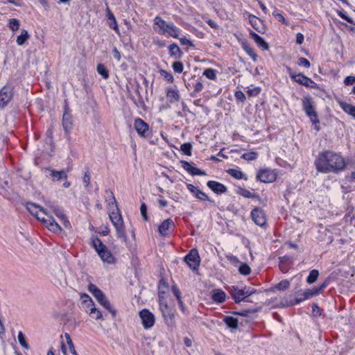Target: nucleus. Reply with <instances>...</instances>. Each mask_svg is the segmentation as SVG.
Returning a JSON list of instances; mask_svg holds the SVG:
<instances>
[{
	"instance_id": "obj_14",
	"label": "nucleus",
	"mask_w": 355,
	"mask_h": 355,
	"mask_svg": "<svg viewBox=\"0 0 355 355\" xmlns=\"http://www.w3.org/2000/svg\"><path fill=\"white\" fill-rule=\"evenodd\" d=\"M64 112L62 116V126L67 133H69L73 128V118L70 109L67 103L64 105Z\"/></svg>"
},
{
	"instance_id": "obj_53",
	"label": "nucleus",
	"mask_w": 355,
	"mask_h": 355,
	"mask_svg": "<svg viewBox=\"0 0 355 355\" xmlns=\"http://www.w3.org/2000/svg\"><path fill=\"white\" fill-rule=\"evenodd\" d=\"M140 211L142 216V218L145 221L148 220V216L147 214V206L145 203H142L140 207Z\"/></svg>"
},
{
	"instance_id": "obj_32",
	"label": "nucleus",
	"mask_w": 355,
	"mask_h": 355,
	"mask_svg": "<svg viewBox=\"0 0 355 355\" xmlns=\"http://www.w3.org/2000/svg\"><path fill=\"white\" fill-rule=\"evenodd\" d=\"M154 24L160 28L159 33L160 35H165V30L167 28L166 26H168V23H166L160 17L157 16L154 19Z\"/></svg>"
},
{
	"instance_id": "obj_6",
	"label": "nucleus",
	"mask_w": 355,
	"mask_h": 355,
	"mask_svg": "<svg viewBox=\"0 0 355 355\" xmlns=\"http://www.w3.org/2000/svg\"><path fill=\"white\" fill-rule=\"evenodd\" d=\"M109 316L107 312H89L87 321L105 329L107 327L108 322L110 320Z\"/></svg>"
},
{
	"instance_id": "obj_42",
	"label": "nucleus",
	"mask_w": 355,
	"mask_h": 355,
	"mask_svg": "<svg viewBox=\"0 0 355 355\" xmlns=\"http://www.w3.org/2000/svg\"><path fill=\"white\" fill-rule=\"evenodd\" d=\"M290 286V282L287 279H283L275 286V288L279 291H286Z\"/></svg>"
},
{
	"instance_id": "obj_45",
	"label": "nucleus",
	"mask_w": 355,
	"mask_h": 355,
	"mask_svg": "<svg viewBox=\"0 0 355 355\" xmlns=\"http://www.w3.org/2000/svg\"><path fill=\"white\" fill-rule=\"evenodd\" d=\"M180 150L187 155H191L192 145L191 143H184L181 145Z\"/></svg>"
},
{
	"instance_id": "obj_33",
	"label": "nucleus",
	"mask_w": 355,
	"mask_h": 355,
	"mask_svg": "<svg viewBox=\"0 0 355 355\" xmlns=\"http://www.w3.org/2000/svg\"><path fill=\"white\" fill-rule=\"evenodd\" d=\"M80 298L83 301V303L87 306V308L89 309V311H98V309L95 307L92 298L87 294H82Z\"/></svg>"
},
{
	"instance_id": "obj_46",
	"label": "nucleus",
	"mask_w": 355,
	"mask_h": 355,
	"mask_svg": "<svg viewBox=\"0 0 355 355\" xmlns=\"http://www.w3.org/2000/svg\"><path fill=\"white\" fill-rule=\"evenodd\" d=\"M313 105V101L311 96H305L302 99V107L303 110H307L309 107Z\"/></svg>"
},
{
	"instance_id": "obj_17",
	"label": "nucleus",
	"mask_w": 355,
	"mask_h": 355,
	"mask_svg": "<svg viewBox=\"0 0 355 355\" xmlns=\"http://www.w3.org/2000/svg\"><path fill=\"white\" fill-rule=\"evenodd\" d=\"M139 315L145 329H149L154 325L155 319L152 312H139Z\"/></svg>"
},
{
	"instance_id": "obj_34",
	"label": "nucleus",
	"mask_w": 355,
	"mask_h": 355,
	"mask_svg": "<svg viewBox=\"0 0 355 355\" xmlns=\"http://www.w3.org/2000/svg\"><path fill=\"white\" fill-rule=\"evenodd\" d=\"M166 97L171 103L180 100V95L177 90L168 89L166 92Z\"/></svg>"
},
{
	"instance_id": "obj_27",
	"label": "nucleus",
	"mask_w": 355,
	"mask_h": 355,
	"mask_svg": "<svg viewBox=\"0 0 355 355\" xmlns=\"http://www.w3.org/2000/svg\"><path fill=\"white\" fill-rule=\"evenodd\" d=\"M107 16L110 28L114 30L116 33L119 35V30L116 18L108 7L107 8Z\"/></svg>"
},
{
	"instance_id": "obj_10",
	"label": "nucleus",
	"mask_w": 355,
	"mask_h": 355,
	"mask_svg": "<svg viewBox=\"0 0 355 355\" xmlns=\"http://www.w3.org/2000/svg\"><path fill=\"white\" fill-rule=\"evenodd\" d=\"M134 128L139 136L144 138H147L150 136L148 124L141 119L137 118L135 119Z\"/></svg>"
},
{
	"instance_id": "obj_18",
	"label": "nucleus",
	"mask_w": 355,
	"mask_h": 355,
	"mask_svg": "<svg viewBox=\"0 0 355 355\" xmlns=\"http://www.w3.org/2000/svg\"><path fill=\"white\" fill-rule=\"evenodd\" d=\"M50 207L53 212L55 214V215L60 220L62 225L66 228H70L71 224L69 221L67 220L66 216L64 215L63 210L60 207L55 205H51Z\"/></svg>"
},
{
	"instance_id": "obj_3",
	"label": "nucleus",
	"mask_w": 355,
	"mask_h": 355,
	"mask_svg": "<svg viewBox=\"0 0 355 355\" xmlns=\"http://www.w3.org/2000/svg\"><path fill=\"white\" fill-rule=\"evenodd\" d=\"M315 295V292H313L311 288L300 291L296 293L295 297L290 295L288 297L284 298L282 300V304L284 307H291Z\"/></svg>"
},
{
	"instance_id": "obj_64",
	"label": "nucleus",
	"mask_w": 355,
	"mask_h": 355,
	"mask_svg": "<svg viewBox=\"0 0 355 355\" xmlns=\"http://www.w3.org/2000/svg\"><path fill=\"white\" fill-rule=\"evenodd\" d=\"M235 97L237 100L243 102L245 100V96L241 91H237L235 92Z\"/></svg>"
},
{
	"instance_id": "obj_26",
	"label": "nucleus",
	"mask_w": 355,
	"mask_h": 355,
	"mask_svg": "<svg viewBox=\"0 0 355 355\" xmlns=\"http://www.w3.org/2000/svg\"><path fill=\"white\" fill-rule=\"evenodd\" d=\"M168 52L171 57L175 60L180 59L183 55V52L175 43L168 46Z\"/></svg>"
},
{
	"instance_id": "obj_25",
	"label": "nucleus",
	"mask_w": 355,
	"mask_h": 355,
	"mask_svg": "<svg viewBox=\"0 0 355 355\" xmlns=\"http://www.w3.org/2000/svg\"><path fill=\"white\" fill-rule=\"evenodd\" d=\"M94 297L96 299V300L107 311H112V307L110 305V302L106 298L105 294L103 293V291H100L98 294H96Z\"/></svg>"
},
{
	"instance_id": "obj_20",
	"label": "nucleus",
	"mask_w": 355,
	"mask_h": 355,
	"mask_svg": "<svg viewBox=\"0 0 355 355\" xmlns=\"http://www.w3.org/2000/svg\"><path fill=\"white\" fill-rule=\"evenodd\" d=\"M207 187L217 194H222L227 191V187L220 182L210 180L207 184Z\"/></svg>"
},
{
	"instance_id": "obj_19",
	"label": "nucleus",
	"mask_w": 355,
	"mask_h": 355,
	"mask_svg": "<svg viewBox=\"0 0 355 355\" xmlns=\"http://www.w3.org/2000/svg\"><path fill=\"white\" fill-rule=\"evenodd\" d=\"M182 168L187 171L189 174L192 175H206L205 171L196 168L191 165L189 162L182 160L180 161Z\"/></svg>"
},
{
	"instance_id": "obj_52",
	"label": "nucleus",
	"mask_w": 355,
	"mask_h": 355,
	"mask_svg": "<svg viewBox=\"0 0 355 355\" xmlns=\"http://www.w3.org/2000/svg\"><path fill=\"white\" fill-rule=\"evenodd\" d=\"M159 73H160L161 76H163L168 82H169V83L173 82V80H174L173 76L170 72H168L167 71L164 70V69H161L159 71Z\"/></svg>"
},
{
	"instance_id": "obj_41",
	"label": "nucleus",
	"mask_w": 355,
	"mask_h": 355,
	"mask_svg": "<svg viewBox=\"0 0 355 355\" xmlns=\"http://www.w3.org/2000/svg\"><path fill=\"white\" fill-rule=\"evenodd\" d=\"M243 48L244 51L246 52V53L250 56L254 61H257V55L256 54L254 50L249 46L247 44H243Z\"/></svg>"
},
{
	"instance_id": "obj_11",
	"label": "nucleus",
	"mask_w": 355,
	"mask_h": 355,
	"mask_svg": "<svg viewBox=\"0 0 355 355\" xmlns=\"http://www.w3.org/2000/svg\"><path fill=\"white\" fill-rule=\"evenodd\" d=\"M26 207L31 214L40 221L42 217H46L48 214L44 208L33 202H26Z\"/></svg>"
},
{
	"instance_id": "obj_49",
	"label": "nucleus",
	"mask_w": 355,
	"mask_h": 355,
	"mask_svg": "<svg viewBox=\"0 0 355 355\" xmlns=\"http://www.w3.org/2000/svg\"><path fill=\"white\" fill-rule=\"evenodd\" d=\"M241 158L247 161H252L257 158V153L255 152H248L243 154Z\"/></svg>"
},
{
	"instance_id": "obj_51",
	"label": "nucleus",
	"mask_w": 355,
	"mask_h": 355,
	"mask_svg": "<svg viewBox=\"0 0 355 355\" xmlns=\"http://www.w3.org/2000/svg\"><path fill=\"white\" fill-rule=\"evenodd\" d=\"M173 69L176 73H182L183 71L184 65L182 62H174L172 64Z\"/></svg>"
},
{
	"instance_id": "obj_24",
	"label": "nucleus",
	"mask_w": 355,
	"mask_h": 355,
	"mask_svg": "<svg viewBox=\"0 0 355 355\" xmlns=\"http://www.w3.org/2000/svg\"><path fill=\"white\" fill-rule=\"evenodd\" d=\"M304 111L305 112L306 114L309 117L312 123L313 124H315V128L317 130H319L320 128L316 125L317 123H319L318 116L316 111L315 110L313 105L309 107V108H307V110H304Z\"/></svg>"
},
{
	"instance_id": "obj_43",
	"label": "nucleus",
	"mask_w": 355,
	"mask_h": 355,
	"mask_svg": "<svg viewBox=\"0 0 355 355\" xmlns=\"http://www.w3.org/2000/svg\"><path fill=\"white\" fill-rule=\"evenodd\" d=\"M203 75L209 80H215L216 78V70L211 68L206 69L203 72Z\"/></svg>"
},
{
	"instance_id": "obj_30",
	"label": "nucleus",
	"mask_w": 355,
	"mask_h": 355,
	"mask_svg": "<svg viewBox=\"0 0 355 355\" xmlns=\"http://www.w3.org/2000/svg\"><path fill=\"white\" fill-rule=\"evenodd\" d=\"M165 30V34H168L169 36L173 38H178L180 33V28L174 25L173 23H168V26H166Z\"/></svg>"
},
{
	"instance_id": "obj_28",
	"label": "nucleus",
	"mask_w": 355,
	"mask_h": 355,
	"mask_svg": "<svg viewBox=\"0 0 355 355\" xmlns=\"http://www.w3.org/2000/svg\"><path fill=\"white\" fill-rule=\"evenodd\" d=\"M340 107L343 110L355 119V106L342 101H338Z\"/></svg>"
},
{
	"instance_id": "obj_44",
	"label": "nucleus",
	"mask_w": 355,
	"mask_h": 355,
	"mask_svg": "<svg viewBox=\"0 0 355 355\" xmlns=\"http://www.w3.org/2000/svg\"><path fill=\"white\" fill-rule=\"evenodd\" d=\"M162 313L165 322L168 325L172 324L173 323V319L175 316L173 312H162Z\"/></svg>"
},
{
	"instance_id": "obj_23",
	"label": "nucleus",
	"mask_w": 355,
	"mask_h": 355,
	"mask_svg": "<svg viewBox=\"0 0 355 355\" xmlns=\"http://www.w3.org/2000/svg\"><path fill=\"white\" fill-rule=\"evenodd\" d=\"M47 171L50 172L49 175L52 178L53 181H59L61 180H67V171L65 170H62L60 171L47 168Z\"/></svg>"
},
{
	"instance_id": "obj_62",
	"label": "nucleus",
	"mask_w": 355,
	"mask_h": 355,
	"mask_svg": "<svg viewBox=\"0 0 355 355\" xmlns=\"http://www.w3.org/2000/svg\"><path fill=\"white\" fill-rule=\"evenodd\" d=\"M187 187L189 189V191L191 193H192L195 196H196V193H198V192L200 191V189L198 187H195L191 184H188L187 185Z\"/></svg>"
},
{
	"instance_id": "obj_7",
	"label": "nucleus",
	"mask_w": 355,
	"mask_h": 355,
	"mask_svg": "<svg viewBox=\"0 0 355 355\" xmlns=\"http://www.w3.org/2000/svg\"><path fill=\"white\" fill-rule=\"evenodd\" d=\"M13 86L6 84L0 90V109L4 108L13 98Z\"/></svg>"
},
{
	"instance_id": "obj_5",
	"label": "nucleus",
	"mask_w": 355,
	"mask_h": 355,
	"mask_svg": "<svg viewBox=\"0 0 355 355\" xmlns=\"http://www.w3.org/2000/svg\"><path fill=\"white\" fill-rule=\"evenodd\" d=\"M254 292V288L244 286L239 288L238 286H234L231 288L230 293L232 297L236 303L245 300V298L250 296Z\"/></svg>"
},
{
	"instance_id": "obj_8",
	"label": "nucleus",
	"mask_w": 355,
	"mask_h": 355,
	"mask_svg": "<svg viewBox=\"0 0 355 355\" xmlns=\"http://www.w3.org/2000/svg\"><path fill=\"white\" fill-rule=\"evenodd\" d=\"M290 77L296 83L300 85H304L306 87H310L313 89H315L318 87V85L313 82L311 78L304 76L302 73L295 74L292 72L291 69H288Z\"/></svg>"
},
{
	"instance_id": "obj_21",
	"label": "nucleus",
	"mask_w": 355,
	"mask_h": 355,
	"mask_svg": "<svg viewBox=\"0 0 355 355\" xmlns=\"http://www.w3.org/2000/svg\"><path fill=\"white\" fill-rule=\"evenodd\" d=\"M171 227H174V223L171 218L164 220L159 226L158 231L161 236H166L168 235V231Z\"/></svg>"
},
{
	"instance_id": "obj_61",
	"label": "nucleus",
	"mask_w": 355,
	"mask_h": 355,
	"mask_svg": "<svg viewBox=\"0 0 355 355\" xmlns=\"http://www.w3.org/2000/svg\"><path fill=\"white\" fill-rule=\"evenodd\" d=\"M344 83L346 85H352L355 83V76H347L344 80Z\"/></svg>"
},
{
	"instance_id": "obj_36",
	"label": "nucleus",
	"mask_w": 355,
	"mask_h": 355,
	"mask_svg": "<svg viewBox=\"0 0 355 355\" xmlns=\"http://www.w3.org/2000/svg\"><path fill=\"white\" fill-rule=\"evenodd\" d=\"M238 193L242 196L243 197L248 198H257L258 200L260 199V197L259 195H257L255 193H252L250 191L243 189V188H239Z\"/></svg>"
},
{
	"instance_id": "obj_58",
	"label": "nucleus",
	"mask_w": 355,
	"mask_h": 355,
	"mask_svg": "<svg viewBox=\"0 0 355 355\" xmlns=\"http://www.w3.org/2000/svg\"><path fill=\"white\" fill-rule=\"evenodd\" d=\"M194 91L193 92H200L203 89V84L200 79H198L196 84L193 86Z\"/></svg>"
},
{
	"instance_id": "obj_56",
	"label": "nucleus",
	"mask_w": 355,
	"mask_h": 355,
	"mask_svg": "<svg viewBox=\"0 0 355 355\" xmlns=\"http://www.w3.org/2000/svg\"><path fill=\"white\" fill-rule=\"evenodd\" d=\"M261 92L260 87H254L252 89H249L247 91V94L249 96H257Z\"/></svg>"
},
{
	"instance_id": "obj_55",
	"label": "nucleus",
	"mask_w": 355,
	"mask_h": 355,
	"mask_svg": "<svg viewBox=\"0 0 355 355\" xmlns=\"http://www.w3.org/2000/svg\"><path fill=\"white\" fill-rule=\"evenodd\" d=\"M88 291L94 295L95 296L96 294H98L101 290H100L96 285L93 284H89L88 286Z\"/></svg>"
},
{
	"instance_id": "obj_60",
	"label": "nucleus",
	"mask_w": 355,
	"mask_h": 355,
	"mask_svg": "<svg viewBox=\"0 0 355 355\" xmlns=\"http://www.w3.org/2000/svg\"><path fill=\"white\" fill-rule=\"evenodd\" d=\"M338 14L342 19L346 20L347 22L354 24L353 19L350 17L347 16L344 11H338Z\"/></svg>"
},
{
	"instance_id": "obj_13",
	"label": "nucleus",
	"mask_w": 355,
	"mask_h": 355,
	"mask_svg": "<svg viewBox=\"0 0 355 355\" xmlns=\"http://www.w3.org/2000/svg\"><path fill=\"white\" fill-rule=\"evenodd\" d=\"M276 178L275 171L268 168L261 169L257 174V180L265 183L272 182Z\"/></svg>"
},
{
	"instance_id": "obj_37",
	"label": "nucleus",
	"mask_w": 355,
	"mask_h": 355,
	"mask_svg": "<svg viewBox=\"0 0 355 355\" xmlns=\"http://www.w3.org/2000/svg\"><path fill=\"white\" fill-rule=\"evenodd\" d=\"M29 37L30 35L28 34V31L23 29L21 31V34L19 36H17L16 42L18 45L21 46L26 42V41L28 39H29Z\"/></svg>"
},
{
	"instance_id": "obj_31",
	"label": "nucleus",
	"mask_w": 355,
	"mask_h": 355,
	"mask_svg": "<svg viewBox=\"0 0 355 355\" xmlns=\"http://www.w3.org/2000/svg\"><path fill=\"white\" fill-rule=\"evenodd\" d=\"M250 36L259 47L262 48L263 50L268 49L269 46L268 43H266L265 40L258 34L254 32H251Z\"/></svg>"
},
{
	"instance_id": "obj_12",
	"label": "nucleus",
	"mask_w": 355,
	"mask_h": 355,
	"mask_svg": "<svg viewBox=\"0 0 355 355\" xmlns=\"http://www.w3.org/2000/svg\"><path fill=\"white\" fill-rule=\"evenodd\" d=\"M251 218L254 223L260 227L266 224V215L264 211L260 207H255L251 211Z\"/></svg>"
},
{
	"instance_id": "obj_4",
	"label": "nucleus",
	"mask_w": 355,
	"mask_h": 355,
	"mask_svg": "<svg viewBox=\"0 0 355 355\" xmlns=\"http://www.w3.org/2000/svg\"><path fill=\"white\" fill-rule=\"evenodd\" d=\"M109 217L116 229L117 236L123 239L125 241L127 240V236L125 232L124 223L117 206H116V209H113L112 211L109 214Z\"/></svg>"
},
{
	"instance_id": "obj_35",
	"label": "nucleus",
	"mask_w": 355,
	"mask_h": 355,
	"mask_svg": "<svg viewBox=\"0 0 355 355\" xmlns=\"http://www.w3.org/2000/svg\"><path fill=\"white\" fill-rule=\"evenodd\" d=\"M105 193L107 196L105 197V201L107 202L109 205V209H111L112 206H114L116 209V206H117L116 200L114 196V193L110 190H105Z\"/></svg>"
},
{
	"instance_id": "obj_9",
	"label": "nucleus",
	"mask_w": 355,
	"mask_h": 355,
	"mask_svg": "<svg viewBox=\"0 0 355 355\" xmlns=\"http://www.w3.org/2000/svg\"><path fill=\"white\" fill-rule=\"evenodd\" d=\"M184 261L193 270H198L200 263L198 250L195 248L191 249L189 253L184 257Z\"/></svg>"
},
{
	"instance_id": "obj_40",
	"label": "nucleus",
	"mask_w": 355,
	"mask_h": 355,
	"mask_svg": "<svg viewBox=\"0 0 355 355\" xmlns=\"http://www.w3.org/2000/svg\"><path fill=\"white\" fill-rule=\"evenodd\" d=\"M319 276V272L318 270H312L310 271L309 276L306 279V282L309 284H311L316 282Z\"/></svg>"
},
{
	"instance_id": "obj_54",
	"label": "nucleus",
	"mask_w": 355,
	"mask_h": 355,
	"mask_svg": "<svg viewBox=\"0 0 355 355\" xmlns=\"http://www.w3.org/2000/svg\"><path fill=\"white\" fill-rule=\"evenodd\" d=\"M297 64L299 66L306 68H309L311 66L310 62L306 58L302 57L298 59Z\"/></svg>"
},
{
	"instance_id": "obj_47",
	"label": "nucleus",
	"mask_w": 355,
	"mask_h": 355,
	"mask_svg": "<svg viewBox=\"0 0 355 355\" xmlns=\"http://www.w3.org/2000/svg\"><path fill=\"white\" fill-rule=\"evenodd\" d=\"M17 338H18L19 344L21 345V346L23 348H24L26 349H28L29 348L28 345L26 340L25 336L21 331H19L18 333Z\"/></svg>"
},
{
	"instance_id": "obj_22",
	"label": "nucleus",
	"mask_w": 355,
	"mask_h": 355,
	"mask_svg": "<svg viewBox=\"0 0 355 355\" xmlns=\"http://www.w3.org/2000/svg\"><path fill=\"white\" fill-rule=\"evenodd\" d=\"M279 259V268L280 270L284 273L287 272L289 269V265L293 262V259L288 255H285L284 257H280Z\"/></svg>"
},
{
	"instance_id": "obj_50",
	"label": "nucleus",
	"mask_w": 355,
	"mask_h": 355,
	"mask_svg": "<svg viewBox=\"0 0 355 355\" xmlns=\"http://www.w3.org/2000/svg\"><path fill=\"white\" fill-rule=\"evenodd\" d=\"M9 28L12 31H16L19 28V21L17 19H10L9 21Z\"/></svg>"
},
{
	"instance_id": "obj_29",
	"label": "nucleus",
	"mask_w": 355,
	"mask_h": 355,
	"mask_svg": "<svg viewBox=\"0 0 355 355\" xmlns=\"http://www.w3.org/2000/svg\"><path fill=\"white\" fill-rule=\"evenodd\" d=\"M211 297L214 302L217 303H222L225 300L226 294L224 291L220 289H215L212 291Z\"/></svg>"
},
{
	"instance_id": "obj_1",
	"label": "nucleus",
	"mask_w": 355,
	"mask_h": 355,
	"mask_svg": "<svg viewBox=\"0 0 355 355\" xmlns=\"http://www.w3.org/2000/svg\"><path fill=\"white\" fill-rule=\"evenodd\" d=\"M314 165L318 172L337 173L345 169L346 163L340 154L331 150H324L319 153L315 159Z\"/></svg>"
},
{
	"instance_id": "obj_38",
	"label": "nucleus",
	"mask_w": 355,
	"mask_h": 355,
	"mask_svg": "<svg viewBox=\"0 0 355 355\" xmlns=\"http://www.w3.org/2000/svg\"><path fill=\"white\" fill-rule=\"evenodd\" d=\"M227 173L230 174L231 176L234 177L236 180L245 179L247 180V178L245 176L243 173L241 171L236 170L234 168H230L227 170Z\"/></svg>"
},
{
	"instance_id": "obj_59",
	"label": "nucleus",
	"mask_w": 355,
	"mask_h": 355,
	"mask_svg": "<svg viewBox=\"0 0 355 355\" xmlns=\"http://www.w3.org/2000/svg\"><path fill=\"white\" fill-rule=\"evenodd\" d=\"M196 198H197L198 199H199L200 200H202V201H205V200L209 201L210 200L209 197L207 196V195L200 190L198 192V193H196Z\"/></svg>"
},
{
	"instance_id": "obj_2",
	"label": "nucleus",
	"mask_w": 355,
	"mask_h": 355,
	"mask_svg": "<svg viewBox=\"0 0 355 355\" xmlns=\"http://www.w3.org/2000/svg\"><path fill=\"white\" fill-rule=\"evenodd\" d=\"M91 245L96 251L101 259L108 264L114 263L115 259L112 252L108 250L107 247L103 243L101 240L97 236L91 238Z\"/></svg>"
},
{
	"instance_id": "obj_16",
	"label": "nucleus",
	"mask_w": 355,
	"mask_h": 355,
	"mask_svg": "<svg viewBox=\"0 0 355 355\" xmlns=\"http://www.w3.org/2000/svg\"><path fill=\"white\" fill-rule=\"evenodd\" d=\"M42 222L46 225L50 231L54 233H58L61 232L62 229L60 225L55 220L51 215L47 214L46 217H42Z\"/></svg>"
},
{
	"instance_id": "obj_15",
	"label": "nucleus",
	"mask_w": 355,
	"mask_h": 355,
	"mask_svg": "<svg viewBox=\"0 0 355 355\" xmlns=\"http://www.w3.org/2000/svg\"><path fill=\"white\" fill-rule=\"evenodd\" d=\"M235 313L238 314L240 318L247 317V312H234ZM241 320L239 318H234L232 316H228L225 317L224 318V322L227 324V326L232 329V331L236 330L237 329L239 323L241 324H243V318H241Z\"/></svg>"
},
{
	"instance_id": "obj_63",
	"label": "nucleus",
	"mask_w": 355,
	"mask_h": 355,
	"mask_svg": "<svg viewBox=\"0 0 355 355\" xmlns=\"http://www.w3.org/2000/svg\"><path fill=\"white\" fill-rule=\"evenodd\" d=\"M83 181V183L85 184V187H88L90 184V174L88 171L85 172Z\"/></svg>"
},
{
	"instance_id": "obj_57",
	"label": "nucleus",
	"mask_w": 355,
	"mask_h": 355,
	"mask_svg": "<svg viewBox=\"0 0 355 355\" xmlns=\"http://www.w3.org/2000/svg\"><path fill=\"white\" fill-rule=\"evenodd\" d=\"M328 285V282L325 281L320 286L311 288L313 292H315V295H318L324 288Z\"/></svg>"
},
{
	"instance_id": "obj_39",
	"label": "nucleus",
	"mask_w": 355,
	"mask_h": 355,
	"mask_svg": "<svg viewBox=\"0 0 355 355\" xmlns=\"http://www.w3.org/2000/svg\"><path fill=\"white\" fill-rule=\"evenodd\" d=\"M97 72L100 74L104 79H107L109 78V71L103 64H98L96 67Z\"/></svg>"
},
{
	"instance_id": "obj_48",
	"label": "nucleus",
	"mask_w": 355,
	"mask_h": 355,
	"mask_svg": "<svg viewBox=\"0 0 355 355\" xmlns=\"http://www.w3.org/2000/svg\"><path fill=\"white\" fill-rule=\"evenodd\" d=\"M239 272L243 275H248L251 272V268L246 263H241L239 268Z\"/></svg>"
}]
</instances>
